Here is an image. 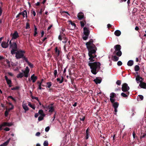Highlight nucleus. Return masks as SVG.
I'll return each mask as SVG.
<instances>
[{"instance_id":"nucleus-1","label":"nucleus","mask_w":146,"mask_h":146,"mask_svg":"<svg viewBox=\"0 0 146 146\" xmlns=\"http://www.w3.org/2000/svg\"><path fill=\"white\" fill-rule=\"evenodd\" d=\"M93 40L91 39L86 43V47L88 51V55L90 57L89 59L90 61L88 65L90 67L91 72L94 74H96L100 68V63L99 62H95L92 63L95 61L94 59L96 56L95 54L97 48L93 44Z\"/></svg>"},{"instance_id":"nucleus-2","label":"nucleus","mask_w":146,"mask_h":146,"mask_svg":"<svg viewBox=\"0 0 146 146\" xmlns=\"http://www.w3.org/2000/svg\"><path fill=\"white\" fill-rule=\"evenodd\" d=\"M114 48L115 51L114 53L116 54V55L119 56H120L122 54V53L120 50L121 48V47L120 45L119 44H117L115 46Z\"/></svg>"},{"instance_id":"nucleus-3","label":"nucleus","mask_w":146,"mask_h":146,"mask_svg":"<svg viewBox=\"0 0 146 146\" xmlns=\"http://www.w3.org/2000/svg\"><path fill=\"white\" fill-rule=\"evenodd\" d=\"M25 52V51L23 50L17 51L15 53V57L17 59L23 58Z\"/></svg>"},{"instance_id":"nucleus-4","label":"nucleus","mask_w":146,"mask_h":146,"mask_svg":"<svg viewBox=\"0 0 146 146\" xmlns=\"http://www.w3.org/2000/svg\"><path fill=\"white\" fill-rule=\"evenodd\" d=\"M43 107L45 109H46V111L47 110H49L48 111L50 113H52L54 111V109L52 104H50L48 105H42Z\"/></svg>"},{"instance_id":"nucleus-5","label":"nucleus","mask_w":146,"mask_h":146,"mask_svg":"<svg viewBox=\"0 0 146 146\" xmlns=\"http://www.w3.org/2000/svg\"><path fill=\"white\" fill-rule=\"evenodd\" d=\"M84 35L83 36V38L84 40H86L87 39L89 35L90 34V31L88 28L86 27L84 28Z\"/></svg>"},{"instance_id":"nucleus-6","label":"nucleus","mask_w":146,"mask_h":146,"mask_svg":"<svg viewBox=\"0 0 146 146\" xmlns=\"http://www.w3.org/2000/svg\"><path fill=\"white\" fill-rule=\"evenodd\" d=\"M129 89V88L126 83H124L122 85V90L123 92H128Z\"/></svg>"},{"instance_id":"nucleus-7","label":"nucleus","mask_w":146,"mask_h":146,"mask_svg":"<svg viewBox=\"0 0 146 146\" xmlns=\"http://www.w3.org/2000/svg\"><path fill=\"white\" fill-rule=\"evenodd\" d=\"M10 36L12 37V39H15L19 37V35L17 32L15 31L13 33H11Z\"/></svg>"},{"instance_id":"nucleus-8","label":"nucleus","mask_w":146,"mask_h":146,"mask_svg":"<svg viewBox=\"0 0 146 146\" xmlns=\"http://www.w3.org/2000/svg\"><path fill=\"white\" fill-rule=\"evenodd\" d=\"M115 96V94L113 93H111L110 95V100L111 103H113L115 101V99H114V97Z\"/></svg>"},{"instance_id":"nucleus-9","label":"nucleus","mask_w":146,"mask_h":146,"mask_svg":"<svg viewBox=\"0 0 146 146\" xmlns=\"http://www.w3.org/2000/svg\"><path fill=\"white\" fill-rule=\"evenodd\" d=\"M30 70L28 66H27L25 69V70L23 71L24 74V76L26 77H27L28 76V74Z\"/></svg>"},{"instance_id":"nucleus-10","label":"nucleus","mask_w":146,"mask_h":146,"mask_svg":"<svg viewBox=\"0 0 146 146\" xmlns=\"http://www.w3.org/2000/svg\"><path fill=\"white\" fill-rule=\"evenodd\" d=\"M25 102L24 101L23 102L22 106L25 111V112L26 113L27 111L29 110V109L27 105L25 103Z\"/></svg>"},{"instance_id":"nucleus-11","label":"nucleus","mask_w":146,"mask_h":146,"mask_svg":"<svg viewBox=\"0 0 146 146\" xmlns=\"http://www.w3.org/2000/svg\"><path fill=\"white\" fill-rule=\"evenodd\" d=\"M11 40H10L9 42V43L10 44V47L12 48V49H16L17 48V46L16 43L14 42L11 44Z\"/></svg>"},{"instance_id":"nucleus-12","label":"nucleus","mask_w":146,"mask_h":146,"mask_svg":"<svg viewBox=\"0 0 146 146\" xmlns=\"http://www.w3.org/2000/svg\"><path fill=\"white\" fill-rule=\"evenodd\" d=\"M136 80L137 83H139V82L140 83V82H142L143 79L142 78L137 76L136 77Z\"/></svg>"},{"instance_id":"nucleus-13","label":"nucleus","mask_w":146,"mask_h":146,"mask_svg":"<svg viewBox=\"0 0 146 146\" xmlns=\"http://www.w3.org/2000/svg\"><path fill=\"white\" fill-rule=\"evenodd\" d=\"M139 86L141 88H146V83L143 82H140L139 84Z\"/></svg>"},{"instance_id":"nucleus-14","label":"nucleus","mask_w":146,"mask_h":146,"mask_svg":"<svg viewBox=\"0 0 146 146\" xmlns=\"http://www.w3.org/2000/svg\"><path fill=\"white\" fill-rule=\"evenodd\" d=\"M20 14L22 15L23 17H27V13L26 10H24L23 11L20 13Z\"/></svg>"},{"instance_id":"nucleus-15","label":"nucleus","mask_w":146,"mask_h":146,"mask_svg":"<svg viewBox=\"0 0 146 146\" xmlns=\"http://www.w3.org/2000/svg\"><path fill=\"white\" fill-rule=\"evenodd\" d=\"M78 19L80 20L83 18L84 17V15L82 12L79 13L78 15Z\"/></svg>"},{"instance_id":"nucleus-16","label":"nucleus","mask_w":146,"mask_h":146,"mask_svg":"<svg viewBox=\"0 0 146 146\" xmlns=\"http://www.w3.org/2000/svg\"><path fill=\"white\" fill-rule=\"evenodd\" d=\"M12 124V123H10L4 122L2 124V126H3V127L10 126H11Z\"/></svg>"},{"instance_id":"nucleus-17","label":"nucleus","mask_w":146,"mask_h":146,"mask_svg":"<svg viewBox=\"0 0 146 146\" xmlns=\"http://www.w3.org/2000/svg\"><path fill=\"white\" fill-rule=\"evenodd\" d=\"M2 47L4 48H6L8 47V44L7 42H3L1 44Z\"/></svg>"},{"instance_id":"nucleus-18","label":"nucleus","mask_w":146,"mask_h":146,"mask_svg":"<svg viewBox=\"0 0 146 146\" xmlns=\"http://www.w3.org/2000/svg\"><path fill=\"white\" fill-rule=\"evenodd\" d=\"M101 79L100 78H96V79L94 80V81L96 84H100L101 82Z\"/></svg>"},{"instance_id":"nucleus-19","label":"nucleus","mask_w":146,"mask_h":146,"mask_svg":"<svg viewBox=\"0 0 146 146\" xmlns=\"http://www.w3.org/2000/svg\"><path fill=\"white\" fill-rule=\"evenodd\" d=\"M126 92V93L124 92L122 93L121 94V96L123 97L127 98L129 95V92Z\"/></svg>"},{"instance_id":"nucleus-20","label":"nucleus","mask_w":146,"mask_h":146,"mask_svg":"<svg viewBox=\"0 0 146 146\" xmlns=\"http://www.w3.org/2000/svg\"><path fill=\"white\" fill-rule=\"evenodd\" d=\"M31 79L33 82H35L37 79L36 76H35L34 74H33L31 77Z\"/></svg>"},{"instance_id":"nucleus-21","label":"nucleus","mask_w":146,"mask_h":146,"mask_svg":"<svg viewBox=\"0 0 146 146\" xmlns=\"http://www.w3.org/2000/svg\"><path fill=\"white\" fill-rule=\"evenodd\" d=\"M114 34L116 36H119L121 35V32L120 31L117 30L115 32Z\"/></svg>"},{"instance_id":"nucleus-22","label":"nucleus","mask_w":146,"mask_h":146,"mask_svg":"<svg viewBox=\"0 0 146 146\" xmlns=\"http://www.w3.org/2000/svg\"><path fill=\"white\" fill-rule=\"evenodd\" d=\"M5 78L7 81V83L8 84H11V81L8 78L7 76H5Z\"/></svg>"},{"instance_id":"nucleus-23","label":"nucleus","mask_w":146,"mask_h":146,"mask_svg":"<svg viewBox=\"0 0 146 146\" xmlns=\"http://www.w3.org/2000/svg\"><path fill=\"white\" fill-rule=\"evenodd\" d=\"M10 139H9L8 140H7L6 141L4 142L3 144H1L0 146H7L8 143L10 141Z\"/></svg>"},{"instance_id":"nucleus-24","label":"nucleus","mask_w":146,"mask_h":146,"mask_svg":"<svg viewBox=\"0 0 146 146\" xmlns=\"http://www.w3.org/2000/svg\"><path fill=\"white\" fill-rule=\"evenodd\" d=\"M113 103V107L114 108H117L119 104L117 102H115L112 103Z\"/></svg>"},{"instance_id":"nucleus-25","label":"nucleus","mask_w":146,"mask_h":146,"mask_svg":"<svg viewBox=\"0 0 146 146\" xmlns=\"http://www.w3.org/2000/svg\"><path fill=\"white\" fill-rule=\"evenodd\" d=\"M55 52L56 55L57 56H58L60 54V51L58 49L57 47H56L55 48Z\"/></svg>"},{"instance_id":"nucleus-26","label":"nucleus","mask_w":146,"mask_h":146,"mask_svg":"<svg viewBox=\"0 0 146 146\" xmlns=\"http://www.w3.org/2000/svg\"><path fill=\"white\" fill-rule=\"evenodd\" d=\"M133 64V61L132 60H130L127 63V65L129 66H132Z\"/></svg>"},{"instance_id":"nucleus-27","label":"nucleus","mask_w":146,"mask_h":146,"mask_svg":"<svg viewBox=\"0 0 146 146\" xmlns=\"http://www.w3.org/2000/svg\"><path fill=\"white\" fill-rule=\"evenodd\" d=\"M38 113L41 116H45V114L44 113L43 111L42 110H40L39 111Z\"/></svg>"},{"instance_id":"nucleus-28","label":"nucleus","mask_w":146,"mask_h":146,"mask_svg":"<svg viewBox=\"0 0 146 146\" xmlns=\"http://www.w3.org/2000/svg\"><path fill=\"white\" fill-rule=\"evenodd\" d=\"M24 74L23 73H20L17 76V77L18 78H21L23 77Z\"/></svg>"},{"instance_id":"nucleus-29","label":"nucleus","mask_w":146,"mask_h":146,"mask_svg":"<svg viewBox=\"0 0 146 146\" xmlns=\"http://www.w3.org/2000/svg\"><path fill=\"white\" fill-rule=\"evenodd\" d=\"M8 104L11 106V108H9L8 109L9 111H10L11 110H13L14 108L13 105L11 102H10L8 103Z\"/></svg>"},{"instance_id":"nucleus-30","label":"nucleus","mask_w":146,"mask_h":146,"mask_svg":"<svg viewBox=\"0 0 146 146\" xmlns=\"http://www.w3.org/2000/svg\"><path fill=\"white\" fill-rule=\"evenodd\" d=\"M28 106L33 109L35 110V106L34 105H32L30 102L29 103Z\"/></svg>"},{"instance_id":"nucleus-31","label":"nucleus","mask_w":146,"mask_h":146,"mask_svg":"<svg viewBox=\"0 0 146 146\" xmlns=\"http://www.w3.org/2000/svg\"><path fill=\"white\" fill-rule=\"evenodd\" d=\"M134 69L135 71H137L140 69L139 66L138 65H136L134 68Z\"/></svg>"},{"instance_id":"nucleus-32","label":"nucleus","mask_w":146,"mask_h":146,"mask_svg":"<svg viewBox=\"0 0 146 146\" xmlns=\"http://www.w3.org/2000/svg\"><path fill=\"white\" fill-rule=\"evenodd\" d=\"M10 111H9L8 109L6 108L5 112V115L6 116H7L9 114V112Z\"/></svg>"},{"instance_id":"nucleus-33","label":"nucleus","mask_w":146,"mask_h":146,"mask_svg":"<svg viewBox=\"0 0 146 146\" xmlns=\"http://www.w3.org/2000/svg\"><path fill=\"white\" fill-rule=\"evenodd\" d=\"M45 116H41V115H40V116H39L38 117V121H41L43 119L44 117Z\"/></svg>"},{"instance_id":"nucleus-34","label":"nucleus","mask_w":146,"mask_h":146,"mask_svg":"<svg viewBox=\"0 0 146 146\" xmlns=\"http://www.w3.org/2000/svg\"><path fill=\"white\" fill-rule=\"evenodd\" d=\"M57 82H59V83L60 84L62 83L63 81V78H62L61 79H60L59 78H57Z\"/></svg>"},{"instance_id":"nucleus-35","label":"nucleus","mask_w":146,"mask_h":146,"mask_svg":"<svg viewBox=\"0 0 146 146\" xmlns=\"http://www.w3.org/2000/svg\"><path fill=\"white\" fill-rule=\"evenodd\" d=\"M81 26L82 27L84 26L86 24V22L85 21H82L80 22Z\"/></svg>"},{"instance_id":"nucleus-36","label":"nucleus","mask_w":146,"mask_h":146,"mask_svg":"<svg viewBox=\"0 0 146 146\" xmlns=\"http://www.w3.org/2000/svg\"><path fill=\"white\" fill-rule=\"evenodd\" d=\"M119 57L116 56H114L113 57V60L114 61H117L119 60Z\"/></svg>"},{"instance_id":"nucleus-37","label":"nucleus","mask_w":146,"mask_h":146,"mask_svg":"<svg viewBox=\"0 0 146 146\" xmlns=\"http://www.w3.org/2000/svg\"><path fill=\"white\" fill-rule=\"evenodd\" d=\"M68 22L69 23V24H71L74 27H76V24L74 23H73L71 21H69Z\"/></svg>"},{"instance_id":"nucleus-38","label":"nucleus","mask_w":146,"mask_h":146,"mask_svg":"<svg viewBox=\"0 0 146 146\" xmlns=\"http://www.w3.org/2000/svg\"><path fill=\"white\" fill-rule=\"evenodd\" d=\"M46 84L48 85L47 87L49 88L52 85L51 83V82H47Z\"/></svg>"},{"instance_id":"nucleus-39","label":"nucleus","mask_w":146,"mask_h":146,"mask_svg":"<svg viewBox=\"0 0 146 146\" xmlns=\"http://www.w3.org/2000/svg\"><path fill=\"white\" fill-rule=\"evenodd\" d=\"M44 146H48V143L47 141H45L43 143Z\"/></svg>"},{"instance_id":"nucleus-40","label":"nucleus","mask_w":146,"mask_h":146,"mask_svg":"<svg viewBox=\"0 0 146 146\" xmlns=\"http://www.w3.org/2000/svg\"><path fill=\"white\" fill-rule=\"evenodd\" d=\"M30 28L29 24L28 23H27L26 24V29H27Z\"/></svg>"},{"instance_id":"nucleus-41","label":"nucleus","mask_w":146,"mask_h":146,"mask_svg":"<svg viewBox=\"0 0 146 146\" xmlns=\"http://www.w3.org/2000/svg\"><path fill=\"white\" fill-rule=\"evenodd\" d=\"M15 49H12V50H11V53L12 54H13L16 53V52H15L16 50H15Z\"/></svg>"},{"instance_id":"nucleus-42","label":"nucleus","mask_w":146,"mask_h":146,"mask_svg":"<svg viewBox=\"0 0 146 146\" xmlns=\"http://www.w3.org/2000/svg\"><path fill=\"white\" fill-rule=\"evenodd\" d=\"M28 65L31 68H32L33 67V65L31 64V63H30L29 62H28L27 63Z\"/></svg>"},{"instance_id":"nucleus-43","label":"nucleus","mask_w":146,"mask_h":146,"mask_svg":"<svg viewBox=\"0 0 146 146\" xmlns=\"http://www.w3.org/2000/svg\"><path fill=\"white\" fill-rule=\"evenodd\" d=\"M116 84L118 85H120L121 84V81L119 80H118L116 82Z\"/></svg>"},{"instance_id":"nucleus-44","label":"nucleus","mask_w":146,"mask_h":146,"mask_svg":"<svg viewBox=\"0 0 146 146\" xmlns=\"http://www.w3.org/2000/svg\"><path fill=\"white\" fill-rule=\"evenodd\" d=\"M54 74L55 77H56V75L57 73V70H55L54 71Z\"/></svg>"},{"instance_id":"nucleus-45","label":"nucleus","mask_w":146,"mask_h":146,"mask_svg":"<svg viewBox=\"0 0 146 146\" xmlns=\"http://www.w3.org/2000/svg\"><path fill=\"white\" fill-rule=\"evenodd\" d=\"M122 62L121 61H119L117 62V64L119 66H121L122 64Z\"/></svg>"},{"instance_id":"nucleus-46","label":"nucleus","mask_w":146,"mask_h":146,"mask_svg":"<svg viewBox=\"0 0 146 146\" xmlns=\"http://www.w3.org/2000/svg\"><path fill=\"white\" fill-rule=\"evenodd\" d=\"M32 98L33 99H36V100H37V101H38L39 100H38V98L37 97L33 96L32 97Z\"/></svg>"},{"instance_id":"nucleus-47","label":"nucleus","mask_w":146,"mask_h":146,"mask_svg":"<svg viewBox=\"0 0 146 146\" xmlns=\"http://www.w3.org/2000/svg\"><path fill=\"white\" fill-rule=\"evenodd\" d=\"M11 98L12 100H14L15 101H16V100H15V99L14 98H13L12 96H9L8 98Z\"/></svg>"},{"instance_id":"nucleus-48","label":"nucleus","mask_w":146,"mask_h":146,"mask_svg":"<svg viewBox=\"0 0 146 146\" xmlns=\"http://www.w3.org/2000/svg\"><path fill=\"white\" fill-rule=\"evenodd\" d=\"M6 62L8 64L9 66V67H10V62L8 60H6Z\"/></svg>"},{"instance_id":"nucleus-49","label":"nucleus","mask_w":146,"mask_h":146,"mask_svg":"<svg viewBox=\"0 0 146 146\" xmlns=\"http://www.w3.org/2000/svg\"><path fill=\"white\" fill-rule=\"evenodd\" d=\"M50 129V127H49L48 126L46 127L45 129V131L46 132H48L49 131Z\"/></svg>"},{"instance_id":"nucleus-50","label":"nucleus","mask_w":146,"mask_h":146,"mask_svg":"<svg viewBox=\"0 0 146 146\" xmlns=\"http://www.w3.org/2000/svg\"><path fill=\"white\" fill-rule=\"evenodd\" d=\"M139 98H140L141 100H142L143 98V96L141 95H139Z\"/></svg>"},{"instance_id":"nucleus-51","label":"nucleus","mask_w":146,"mask_h":146,"mask_svg":"<svg viewBox=\"0 0 146 146\" xmlns=\"http://www.w3.org/2000/svg\"><path fill=\"white\" fill-rule=\"evenodd\" d=\"M24 58V59L25 60V61L28 63V62H29L28 61L27 59V58H25V57H24L23 58Z\"/></svg>"},{"instance_id":"nucleus-52","label":"nucleus","mask_w":146,"mask_h":146,"mask_svg":"<svg viewBox=\"0 0 146 146\" xmlns=\"http://www.w3.org/2000/svg\"><path fill=\"white\" fill-rule=\"evenodd\" d=\"M4 130L6 131H8L10 130V129L9 128L6 127L4 129Z\"/></svg>"},{"instance_id":"nucleus-53","label":"nucleus","mask_w":146,"mask_h":146,"mask_svg":"<svg viewBox=\"0 0 146 146\" xmlns=\"http://www.w3.org/2000/svg\"><path fill=\"white\" fill-rule=\"evenodd\" d=\"M40 132H37V133H36L35 135H36V136H39V135H40Z\"/></svg>"},{"instance_id":"nucleus-54","label":"nucleus","mask_w":146,"mask_h":146,"mask_svg":"<svg viewBox=\"0 0 146 146\" xmlns=\"http://www.w3.org/2000/svg\"><path fill=\"white\" fill-rule=\"evenodd\" d=\"M89 136V134H86V139H88V138Z\"/></svg>"},{"instance_id":"nucleus-55","label":"nucleus","mask_w":146,"mask_h":146,"mask_svg":"<svg viewBox=\"0 0 146 146\" xmlns=\"http://www.w3.org/2000/svg\"><path fill=\"white\" fill-rule=\"evenodd\" d=\"M66 13V14H67V15H70L68 13V12H65V11H63L62 12V14H63L64 13Z\"/></svg>"},{"instance_id":"nucleus-56","label":"nucleus","mask_w":146,"mask_h":146,"mask_svg":"<svg viewBox=\"0 0 146 146\" xmlns=\"http://www.w3.org/2000/svg\"><path fill=\"white\" fill-rule=\"evenodd\" d=\"M37 83L39 84L38 86H41L42 82H38Z\"/></svg>"},{"instance_id":"nucleus-57","label":"nucleus","mask_w":146,"mask_h":146,"mask_svg":"<svg viewBox=\"0 0 146 146\" xmlns=\"http://www.w3.org/2000/svg\"><path fill=\"white\" fill-rule=\"evenodd\" d=\"M52 25H51L49 27H48V28H47V30H49V29H50L52 27Z\"/></svg>"},{"instance_id":"nucleus-58","label":"nucleus","mask_w":146,"mask_h":146,"mask_svg":"<svg viewBox=\"0 0 146 146\" xmlns=\"http://www.w3.org/2000/svg\"><path fill=\"white\" fill-rule=\"evenodd\" d=\"M38 113H36L35 114V117L36 118V117H37L38 116Z\"/></svg>"},{"instance_id":"nucleus-59","label":"nucleus","mask_w":146,"mask_h":146,"mask_svg":"<svg viewBox=\"0 0 146 146\" xmlns=\"http://www.w3.org/2000/svg\"><path fill=\"white\" fill-rule=\"evenodd\" d=\"M44 32L43 31H42L41 33V36L42 37L44 35Z\"/></svg>"},{"instance_id":"nucleus-60","label":"nucleus","mask_w":146,"mask_h":146,"mask_svg":"<svg viewBox=\"0 0 146 146\" xmlns=\"http://www.w3.org/2000/svg\"><path fill=\"white\" fill-rule=\"evenodd\" d=\"M8 74L10 76H13V74L11 72H8Z\"/></svg>"},{"instance_id":"nucleus-61","label":"nucleus","mask_w":146,"mask_h":146,"mask_svg":"<svg viewBox=\"0 0 146 146\" xmlns=\"http://www.w3.org/2000/svg\"><path fill=\"white\" fill-rule=\"evenodd\" d=\"M85 117H83L82 118H80V119L82 121H84V120Z\"/></svg>"},{"instance_id":"nucleus-62","label":"nucleus","mask_w":146,"mask_h":146,"mask_svg":"<svg viewBox=\"0 0 146 146\" xmlns=\"http://www.w3.org/2000/svg\"><path fill=\"white\" fill-rule=\"evenodd\" d=\"M33 14L34 15V16H35L36 15V13L35 12V11H33Z\"/></svg>"},{"instance_id":"nucleus-63","label":"nucleus","mask_w":146,"mask_h":146,"mask_svg":"<svg viewBox=\"0 0 146 146\" xmlns=\"http://www.w3.org/2000/svg\"><path fill=\"white\" fill-rule=\"evenodd\" d=\"M86 134H89V130L88 129H87L86 131Z\"/></svg>"},{"instance_id":"nucleus-64","label":"nucleus","mask_w":146,"mask_h":146,"mask_svg":"<svg viewBox=\"0 0 146 146\" xmlns=\"http://www.w3.org/2000/svg\"><path fill=\"white\" fill-rule=\"evenodd\" d=\"M17 89H18V88H17V87H15V88H12L11 89L12 90H17Z\"/></svg>"}]
</instances>
